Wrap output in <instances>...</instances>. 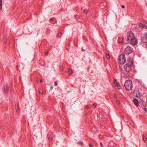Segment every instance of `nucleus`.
I'll return each instance as SVG.
<instances>
[{"mask_svg": "<svg viewBox=\"0 0 147 147\" xmlns=\"http://www.w3.org/2000/svg\"><path fill=\"white\" fill-rule=\"evenodd\" d=\"M49 140H50V139L51 140V138L50 137H49Z\"/></svg>", "mask_w": 147, "mask_h": 147, "instance_id": "40", "label": "nucleus"}, {"mask_svg": "<svg viewBox=\"0 0 147 147\" xmlns=\"http://www.w3.org/2000/svg\"><path fill=\"white\" fill-rule=\"evenodd\" d=\"M39 93L40 94H42V90H41V89H40L39 90Z\"/></svg>", "mask_w": 147, "mask_h": 147, "instance_id": "22", "label": "nucleus"}, {"mask_svg": "<svg viewBox=\"0 0 147 147\" xmlns=\"http://www.w3.org/2000/svg\"><path fill=\"white\" fill-rule=\"evenodd\" d=\"M100 145L102 147V142H100Z\"/></svg>", "mask_w": 147, "mask_h": 147, "instance_id": "33", "label": "nucleus"}, {"mask_svg": "<svg viewBox=\"0 0 147 147\" xmlns=\"http://www.w3.org/2000/svg\"><path fill=\"white\" fill-rule=\"evenodd\" d=\"M106 57H107V58L108 59H109L110 58V56H109V54L108 53H106Z\"/></svg>", "mask_w": 147, "mask_h": 147, "instance_id": "18", "label": "nucleus"}, {"mask_svg": "<svg viewBox=\"0 0 147 147\" xmlns=\"http://www.w3.org/2000/svg\"><path fill=\"white\" fill-rule=\"evenodd\" d=\"M143 141H144V142H146V138L144 137V136H143Z\"/></svg>", "mask_w": 147, "mask_h": 147, "instance_id": "19", "label": "nucleus"}, {"mask_svg": "<svg viewBox=\"0 0 147 147\" xmlns=\"http://www.w3.org/2000/svg\"><path fill=\"white\" fill-rule=\"evenodd\" d=\"M2 0H0V9H1L2 8Z\"/></svg>", "mask_w": 147, "mask_h": 147, "instance_id": "14", "label": "nucleus"}, {"mask_svg": "<svg viewBox=\"0 0 147 147\" xmlns=\"http://www.w3.org/2000/svg\"><path fill=\"white\" fill-rule=\"evenodd\" d=\"M79 144H80L82 145V144H83V143L82 142H79Z\"/></svg>", "mask_w": 147, "mask_h": 147, "instance_id": "34", "label": "nucleus"}, {"mask_svg": "<svg viewBox=\"0 0 147 147\" xmlns=\"http://www.w3.org/2000/svg\"><path fill=\"white\" fill-rule=\"evenodd\" d=\"M139 25L140 26L142 27V28H147V26L144 24L140 23H139Z\"/></svg>", "mask_w": 147, "mask_h": 147, "instance_id": "9", "label": "nucleus"}, {"mask_svg": "<svg viewBox=\"0 0 147 147\" xmlns=\"http://www.w3.org/2000/svg\"><path fill=\"white\" fill-rule=\"evenodd\" d=\"M54 20L53 18H51L50 19V21H53Z\"/></svg>", "mask_w": 147, "mask_h": 147, "instance_id": "32", "label": "nucleus"}, {"mask_svg": "<svg viewBox=\"0 0 147 147\" xmlns=\"http://www.w3.org/2000/svg\"><path fill=\"white\" fill-rule=\"evenodd\" d=\"M121 7L122 8H124L125 7V6L124 5H122L121 6Z\"/></svg>", "mask_w": 147, "mask_h": 147, "instance_id": "35", "label": "nucleus"}, {"mask_svg": "<svg viewBox=\"0 0 147 147\" xmlns=\"http://www.w3.org/2000/svg\"><path fill=\"white\" fill-rule=\"evenodd\" d=\"M84 51L85 50H84V49H82V51Z\"/></svg>", "mask_w": 147, "mask_h": 147, "instance_id": "41", "label": "nucleus"}, {"mask_svg": "<svg viewBox=\"0 0 147 147\" xmlns=\"http://www.w3.org/2000/svg\"><path fill=\"white\" fill-rule=\"evenodd\" d=\"M133 51V49L132 48L129 46H128L126 47L124 50L125 54H128L131 53Z\"/></svg>", "mask_w": 147, "mask_h": 147, "instance_id": "4", "label": "nucleus"}, {"mask_svg": "<svg viewBox=\"0 0 147 147\" xmlns=\"http://www.w3.org/2000/svg\"><path fill=\"white\" fill-rule=\"evenodd\" d=\"M63 68H63V67H62V66H61V67H60V70L62 71V70H63Z\"/></svg>", "mask_w": 147, "mask_h": 147, "instance_id": "25", "label": "nucleus"}, {"mask_svg": "<svg viewBox=\"0 0 147 147\" xmlns=\"http://www.w3.org/2000/svg\"><path fill=\"white\" fill-rule=\"evenodd\" d=\"M61 35H62L61 33H60L58 34V35L59 37H60L61 36Z\"/></svg>", "mask_w": 147, "mask_h": 147, "instance_id": "27", "label": "nucleus"}, {"mask_svg": "<svg viewBox=\"0 0 147 147\" xmlns=\"http://www.w3.org/2000/svg\"><path fill=\"white\" fill-rule=\"evenodd\" d=\"M116 103L117 104H119L120 103V102L119 100H117Z\"/></svg>", "mask_w": 147, "mask_h": 147, "instance_id": "26", "label": "nucleus"}, {"mask_svg": "<svg viewBox=\"0 0 147 147\" xmlns=\"http://www.w3.org/2000/svg\"><path fill=\"white\" fill-rule=\"evenodd\" d=\"M133 94L134 96H136L137 97H138L140 96V94L138 90H135Z\"/></svg>", "mask_w": 147, "mask_h": 147, "instance_id": "7", "label": "nucleus"}, {"mask_svg": "<svg viewBox=\"0 0 147 147\" xmlns=\"http://www.w3.org/2000/svg\"><path fill=\"white\" fill-rule=\"evenodd\" d=\"M53 86H51L50 88L51 90H52L53 89Z\"/></svg>", "mask_w": 147, "mask_h": 147, "instance_id": "36", "label": "nucleus"}, {"mask_svg": "<svg viewBox=\"0 0 147 147\" xmlns=\"http://www.w3.org/2000/svg\"><path fill=\"white\" fill-rule=\"evenodd\" d=\"M40 82H42V80L41 79H40Z\"/></svg>", "mask_w": 147, "mask_h": 147, "instance_id": "39", "label": "nucleus"}, {"mask_svg": "<svg viewBox=\"0 0 147 147\" xmlns=\"http://www.w3.org/2000/svg\"><path fill=\"white\" fill-rule=\"evenodd\" d=\"M119 59L120 61V63L123 64L125 61V56L124 55H121L119 57Z\"/></svg>", "mask_w": 147, "mask_h": 147, "instance_id": "5", "label": "nucleus"}, {"mask_svg": "<svg viewBox=\"0 0 147 147\" xmlns=\"http://www.w3.org/2000/svg\"><path fill=\"white\" fill-rule=\"evenodd\" d=\"M19 105H18L17 108V109H16V113L17 114L19 113Z\"/></svg>", "mask_w": 147, "mask_h": 147, "instance_id": "13", "label": "nucleus"}, {"mask_svg": "<svg viewBox=\"0 0 147 147\" xmlns=\"http://www.w3.org/2000/svg\"><path fill=\"white\" fill-rule=\"evenodd\" d=\"M124 86L126 90L129 91L131 90L133 86L132 81L130 80L126 81L125 83Z\"/></svg>", "mask_w": 147, "mask_h": 147, "instance_id": "1", "label": "nucleus"}, {"mask_svg": "<svg viewBox=\"0 0 147 147\" xmlns=\"http://www.w3.org/2000/svg\"><path fill=\"white\" fill-rule=\"evenodd\" d=\"M88 12V10L87 9H85L84 11V14H86Z\"/></svg>", "mask_w": 147, "mask_h": 147, "instance_id": "17", "label": "nucleus"}, {"mask_svg": "<svg viewBox=\"0 0 147 147\" xmlns=\"http://www.w3.org/2000/svg\"><path fill=\"white\" fill-rule=\"evenodd\" d=\"M141 41L142 43H145L147 42V39L144 36L141 38Z\"/></svg>", "mask_w": 147, "mask_h": 147, "instance_id": "8", "label": "nucleus"}, {"mask_svg": "<svg viewBox=\"0 0 147 147\" xmlns=\"http://www.w3.org/2000/svg\"><path fill=\"white\" fill-rule=\"evenodd\" d=\"M85 108L86 109H88L89 108V106L88 105H86Z\"/></svg>", "mask_w": 147, "mask_h": 147, "instance_id": "30", "label": "nucleus"}, {"mask_svg": "<svg viewBox=\"0 0 147 147\" xmlns=\"http://www.w3.org/2000/svg\"><path fill=\"white\" fill-rule=\"evenodd\" d=\"M115 86L117 87L119 89H120V86L118 84L117 85H115Z\"/></svg>", "mask_w": 147, "mask_h": 147, "instance_id": "24", "label": "nucleus"}, {"mask_svg": "<svg viewBox=\"0 0 147 147\" xmlns=\"http://www.w3.org/2000/svg\"><path fill=\"white\" fill-rule=\"evenodd\" d=\"M131 65L129 63H126L124 66V69L127 73V77H129L130 76V74L129 73V71L131 70Z\"/></svg>", "mask_w": 147, "mask_h": 147, "instance_id": "2", "label": "nucleus"}, {"mask_svg": "<svg viewBox=\"0 0 147 147\" xmlns=\"http://www.w3.org/2000/svg\"><path fill=\"white\" fill-rule=\"evenodd\" d=\"M144 36L145 37H146V38L147 39V32H145L144 34Z\"/></svg>", "mask_w": 147, "mask_h": 147, "instance_id": "23", "label": "nucleus"}, {"mask_svg": "<svg viewBox=\"0 0 147 147\" xmlns=\"http://www.w3.org/2000/svg\"><path fill=\"white\" fill-rule=\"evenodd\" d=\"M89 145L90 147H93V145L91 144H89Z\"/></svg>", "mask_w": 147, "mask_h": 147, "instance_id": "31", "label": "nucleus"}, {"mask_svg": "<svg viewBox=\"0 0 147 147\" xmlns=\"http://www.w3.org/2000/svg\"><path fill=\"white\" fill-rule=\"evenodd\" d=\"M114 97L115 98L116 97V94H115L114 95Z\"/></svg>", "mask_w": 147, "mask_h": 147, "instance_id": "38", "label": "nucleus"}, {"mask_svg": "<svg viewBox=\"0 0 147 147\" xmlns=\"http://www.w3.org/2000/svg\"><path fill=\"white\" fill-rule=\"evenodd\" d=\"M127 42H129V41L131 40L132 39L134 38V36L133 33L131 31H129L127 33Z\"/></svg>", "mask_w": 147, "mask_h": 147, "instance_id": "3", "label": "nucleus"}, {"mask_svg": "<svg viewBox=\"0 0 147 147\" xmlns=\"http://www.w3.org/2000/svg\"><path fill=\"white\" fill-rule=\"evenodd\" d=\"M7 38H5L4 39V41L3 42L4 43H5L7 42Z\"/></svg>", "mask_w": 147, "mask_h": 147, "instance_id": "20", "label": "nucleus"}, {"mask_svg": "<svg viewBox=\"0 0 147 147\" xmlns=\"http://www.w3.org/2000/svg\"><path fill=\"white\" fill-rule=\"evenodd\" d=\"M9 90L7 86H5L4 88V91L5 93H7L8 92Z\"/></svg>", "mask_w": 147, "mask_h": 147, "instance_id": "11", "label": "nucleus"}, {"mask_svg": "<svg viewBox=\"0 0 147 147\" xmlns=\"http://www.w3.org/2000/svg\"><path fill=\"white\" fill-rule=\"evenodd\" d=\"M145 112V114L147 115V108H144V109Z\"/></svg>", "mask_w": 147, "mask_h": 147, "instance_id": "16", "label": "nucleus"}, {"mask_svg": "<svg viewBox=\"0 0 147 147\" xmlns=\"http://www.w3.org/2000/svg\"><path fill=\"white\" fill-rule=\"evenodd\" d=\"M48 52H47V53H46V54H47L48 53Z\"/></svg>", "mask_w": 147, "mask_h": 147, "instance_id": "43", "label": "nucleus"}, {"mask_svg": "<svg viewBox=\"0 0 147 147\" xmlns=\"http://www.w3.org/2000/svg\"><path fill=\"white\" fill-rule=\"evenodd\" d=\"M124 41V38L123 37L122 38V43H123Z\"/></svg>", "mask_w": 147, "mask_h": 147, "instance_id": "28", "label": "nucleus"}, {"mask_svg": "<svg viewBox=\"0 0 147 147\" xmlns=\"http://www.w3.org/2000/svg\"><path fill=\"white\" fill-rule=\"evenodd\" d=\"M58 83L57 81H55L54 82V86H56L58 85Z\"/></svg>", "mask_w": 147, "mask_h": 147, "instance_id": "21", "label": "nucleus"}, {"mask_svg": "<svg viewBox=\"0 0 147 147\" xmlns=\"http://www.w3.org/2000/svg\"><path fill=\"white\" fill-rule=\"evenodd\" d=\"M129 42H130L131 44L134 45H135L137 44L138 42V40L135 38V37L132 39L131 40L129 41Z\"/></svg>", "mask_w": 147, "mask_h": 147, "instance_id": "6", "label": "nucleus"}, {"mask_svg": "<svg viewBox=\"0 0 147 147\" xmlns=\"http://www.w3.org/2000/svg\"><path fill=\"white\" fill-rule=\"evenodd\" d=\"M146 47H147V43L146 44Z\"/></svg>", "mask_w": 147, "mask_h": 147, "instance_id": "42", "label": "nucleus"}, {"mask_svg": "<svg viewBox=\"0 0 147 147\" xmlns=\"http://www.w3.org/2000/svg\"><path fill=\"white\" fill-rule=\"evenodd\" d=\"M134 104L135 105L137 106H138V100L136 99H134Z\"/></svg>", "mask_w": 147, "mask_h": 147, "instance_id": "10", "label": "nucleus"}, {"mask_svg": "<svg viewBox=\"0 0 147 147\" xmlns=\"http://www.w3.org/2000/svg\"><path fill=\"white\" fill-rule=\"evenodd\" d=\"M38 78H37L36 79V81L37 82H38Z\"/></svg>", "mask_w": 147, "mask_h": 147, "instance_id": "37", "label": "nucleus"}, {"mask_svg": "<svg viewBox=\"0 0 147 147\" xmlns=\"http://www.w3.org/2000/svg\"><path fill=\"white\" fill-rule=\"evenodd\" d=\"M96 104L95 103H94L93 104V106L94 107H96Z\"/></svg>", "mask_w": 147, "mask_h": 147, "instance_id": "29", "label": "nucleus"}, {"mask_svg": "<svg viewBox=\"0 0 147 147\" xmlns=\"http://www.w3.org/2000/svg\"><path fill=\"white\" fill-rule=\"evenodd\" d=\"M68 71L69 74H72V72L71 70L70 69H69L68 70Z\"/></svg>", "mask_w": 147, "mask_h": 147, "instance_id": "15", "label": "nucleus"}, {"mask_svg": "<svg viewBox=\"0 0 147 147\" xmlns=\"http://www.w3.org/2000/svg\"><path fill=\"white\" fill-rule=\"evenodd\" d=\"M113 82H114V84L115 85H115H117L118 84L117 83V81L115 79L114 80Z\"/></svg>", "mask_w": 147, "mask_h": 147, "instance_id": "12", "label": "nucleus"}]
</instances>
